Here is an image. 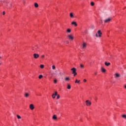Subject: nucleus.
<instances>
[{
	"mask_svg": "<svg viewBox=\"0 0 126 126\" xmlns=\"http://www.w3.org/2000/svg\"><path fill=\"white\" fill-rule=\"evenodd\" d=\"M125 88L126 89V85L125 86Z\"/></svg>",
	"mask_w": 126,
	"mask_h": 126,
	"instance_id": "nucleus-40",
	"label": "nucleus"
},
{
	"mask_svg": "<svg viewBox=\"0 0 126 126\" xmlns=\"http://www.w3.org/2000/svg\"><path fill=\"white\" fill-rule=\"evenodd\" d=\"M70 80V78L69 77H66L65 78V81H69Z\"/></svg>",
	"mask_w": 126,
	"mask_h": 126,
	"instance_id": "nucleus-10",
	"label": "nucleus"
},
{
	"mask_svg": "<svg viewBox=\"0 0 126 126\" xmlns=\"http://www.w3.org/2000/svg\"><path fill=\"white\" fill-rule=\"evenodd\" d=\"M52 69H56V66L54 65H52Z\"/></svg>",
	"mask_w": 126,
	"mask_h": 126,
	"instance_id": "nucleus-31",
	"label": "nucleus"
},
{
	"mask_svg": "<svg viewBox=\"0 0 126 126\" xmlns=\"http://www.w3.org/2000/svg\"><path fill=\"white\" fill-rule=\"evenodd\" d=\"M67 37H68L69 40H71V41H72V40H73L74 37H73V36H72V34L68 35Z\"/></svg>",
	"mask_w": 126,
	"mask_h": 126,
	"instance_id": "nucleus-3",
	"label": "nucleus"
},
{
	"mask_svg": "<svg viewBox=\"0 0 126 126\" xmlns=\"http://www.w3.org/2000/svg\"><path fill=\"white\" fill-rule=\"evenodd\" d=\"M40 67V68H44V64H41Z\"/></svg>",
	"mask_w": 126,
	"mask_h": 126,
	"instance_id": "nucleus-27",
	"label": "nucleus"
},
{
	"mask_svg": "<svg viewBox=\"0 0 126 126\" xmlns=\"http://www.w3.org/2000/svg\"><path fill=\"white\" fill-rule=\"evenodd\" d=\"M67 43H68V41H67Z\"/></svg>",
	"mask_w": 126,
	"mask_h": 126,
	"instance_id": "nucleus-42",
	"label": "nucleus"
},
{
	"mask_svg": "<svg viewBox=\"0 0 126 126\" xmlns=\"http://www.w3.org/2000/svg\"><path fill=\"white\" fill-rule=\"evenodd\" d=\"M58 82V80L57 79L54 80V83H57Z\"/></svg>",
	"mask_w": 126,
	"mask_h": 126,
	"instance_id": "nucleus-33",
	"label": "nucleus"
},
{
	"mask_svg": "<svg viewBox=\"0 0 126 126\" xmlns=\"http://www.w3.org/2000/svg\"><path fill=\"white\" fill-rule=\"evenodd\" d=\"M70 17H71V18H73V13H70Z\"/></svg>",
	"mask_w": 126,
	"mask_h": 126,
	"instance_id": "nucleus-16",
	"label": "nucleus"
},
{
	"mask_svg": "<svg viewBox=\"0 0 126 126\" xmlns=\"http://www.w3.org/2000/svg\"><path fill=\"white\" fill-rule=\"evenodd\" d=\"M39 54H36V53H34L33 54V58H34V59H38L39 58Z\"/></svg>",
	"mask_w": 126,
	"mask_h": 126,
	"instance_id": "nucleus-5",
	"label": "nucleus"
},
{
	"mask_svg": "<svg viewBox=\"0 0 126 126\" xmlns=\"http://www.w3.org/2000/svg\"><path fill=\"white\" fill-rule=\"evenodd\" d=\"M67 88V89H70V88H71V86H70V85L68 84Z\"/></svg>",
	"mask_w": 126,
	"mask_h": 126,
	"instance_id": "nucleus-20",
	"label": "nucleus"
},
{
	"mask_svg": "<svg viewBox=\"0 0 126 126\" xmlns=\"http://www.w3.org/2000/svg\"><path fill=\"white\" fill-rule=\"evenodd\" d=\"M30 108L31 109V110H34V105H33L32 104H30Z\"/></svg>",
	"mask_w": 126,
	"mask_h": 126,
	"instance_id": "nucleus-9",
	"label": "nucleus"
},
{
	"mask_svg": "<svg viewBox=\"0 0 126 126\" xmlns=\"http://www.w3.org/2000/svg\"><path fill=\"white\" fill-rule=\"evenodd\" d=\"M71 24L74 25L75 26H77V24L76 23V22H72L71 23Z\"/></svg>",
	"mask_w": 126,
	"mask_h": 126,
	"instance_id": "nucleus-14",
	"label": "nucleus"
},
{
	"mask_svg": "<svg viewBox=\"0 0 126 126\" xmlns=\"http://www.w3.org/2000/svg\"><path fill=\"white\" fill-rule=\"evenodd\" d=\"M66 32L67 33H70V32H71V30H70V29H68L66 31Z\"/></svg>",
	"mask_w": 126,
	"mask_h": 126,
	"instance_id": "nucleus-17",
	"label": "nucleus"
},
{
	"mask_svg": "<svg viewBox=\"0 0 126 126\" xmlns=\"http://www.w3.org/2000/svg\"><path fill=\"white\" fill-rule=\"evenodd\" d=\"M87 80L86 79H84V82H86Z\"/></svg>",
	"mask_w": 126,
	"mask_h": 126,
	"instance_id": "nucleus-38",
	"label": "nucleus"
},
{
	"mask_svg": "<svg viewBox=\"0 0 126 126\" xmlns=\"http://www.w3.org/2000/svg\"><path fill=\"white\" fill-rule=\"evenodd\" d=\"M80 67H81L82 68H83V67H84V65H83V64H80Z\"/></svg>",
	"mask_w": 126,
	"mask_h": 126,
	"instance_id": "nucleus-29",
	"label": "nucleus"
},
{
	"mask_svg": "<svg viewBox=\"0 0 126 126\" xmlns=\"http://www.w3.org/2000/svg\"><path fill=\"white\" fill-rule=\"evenodd\" d=\"M0 59H1V57L0 56Z\"/></svg>",
	"mask_w": 126,
	"mask_h": 126,
	"instance_id": "nucleus-41",
	"label": "nucleus"
},
{
	"mask_svg": "<svg viewBox=\"0 0 126 126\" xmlns=\"http://www.w3.org/2000/svg\"><path fill=\"white\" fill-rule=\"evenodd\" d=\"M53 75H58V73H57V71H56L55 73H53Z\"/></svg>",
	"mask_w": 126,
	"mask_h": 126,
	"instance_id": "nucleus-28",
	"label": "nucleus"
},
{
	"mask_svg": "<svg viewBox=\"0 0 126 126\" xmlns=\"http://www.w3.org/2000/svg\"><path fill=\"white\" fill-rule=\"evenodd\" d=\"M57 99H60V95H57Z\"/></svg>",
	"mask_w": 126,
	"mask_h": 126,
	"instance_id": "nucleus-35",
	"label": "nucleus"
},
{
	"mask_svg": "<svg viewBox=\"0 0 126 126\" xmlns=\"http://www.w3.org/2000/svg\"><path fill=\"white\" fill-rule=\"evenodd\" d=\"M5 14V11H3V15H4Z\"/></svg>",
	"mask_w": 126,
	"mask_h": 126,
	"instance_id": "nucleus-37",
	"label": "nucleus"
},
{
	"mask_svg": "<svg viewBox=\"0 0 126 126\" xmlns=\"http://www.w3.org/2000/svg\"><path fill=\"white\" fill-rule=\"evenodd\" d=\"M34 6L35 7H38L39 6V5L37 3H34Z\"/></svg>",
	"mask_w": 126,
	"mask_h": 126,
	"instance_id": "nucleus-21",
	"label": "nucleus"
},
{
	"mask_svg": "<svg viewBox=\"0 0 126 126\" xmlns=\"http://www.w3.org/2000/svg\"><path fill=\"white\" fill-rule=\"evenodd\" d=\"M80 82V80L78 81L77 80H76L75 83H79Z\"/></svg>",
	"mask_w": 126,
	"mask_h": 126,
	"instance_id": "nucleus-26",
	"label": "nucleus"
},
{
	"mask_svg": "<svg viewBox=\"0 0 126 126\" xmlns=\"http://www.w3.org/2000/svg\"><path fill=\"white\" fill-rule=\"evenodd\" d=\"M11 5H11V4H10V6H11Z\"/></svg>",
	"mask_w": 126,
	"mask_h": 126,
	"instance_id": "nucleus-44",
	"label": "nucleus"
},
{
	"mask_svg": "<svg viewBox=\"0 0 126 126\" xmlns=\"http://www.w3.org/2000/svg\"><path fill=\"white\" fill-rule=\"evenodd\" d=\"M71 70L72 71V74H74V76H75L77 74V73H76V68L75 67L71 68Z\"/></svg>",
	"mask_w": 126,
	"mask_h": 126,
	"instance_id": "nucleus-1",
	"label": "nucleus"
},
{
	"mask_svg": "<svg viewBox=\"0 0 126 126\" xmlns=\"http://www.w3.org/2000/svg\"><path fill=\"white\" fill-rule=\"evenodd\" d=\"M97 34H98V35H99V34H102V32H101V31L98 30V31H97Z\"/></svg>",
	"mask_w": 126,
	"mask_h": 126,
	"instance_id": "nucleus-22",
	"label": "nucleus"
},
{
	"mask_svg": "<svg viewBox=\"0 0 126 126\" xmlns=\"http://www.w3.org/2000/svg\"><path fill=\"white\" fill-rule=\"evenodd\" d=\"M42 77H43V75H40L39 76V77H38V78H39V79H41V78H42Z\"/></svg>",
	"mask_w": 126,
	"mask_h": 126,
	"instance_id": "nucleus-24",
	"label": "nucleus"
},
{
	"mask_svg": "<svg viewBox=\"0 0 126 126\" xmlns=\"http://www.w3.org/2000/svg\"><path fill=\"white\" fill-rule=\"evenodd\" d=\"M24 96L25 98H28V97H29L30 96V94L28 93H25L24 94Z\"/></svg>",
	"mask_w": 126,
	"mask_h": 126,
	"instance_id": "nucleus-8",
	"label": "nucleus"
},
{
	"mask_svg": "<svg viewBox=\"0 0 126 126\" xmlns=\"http://www.w3.org/2000/svg\"><path fill=\"white\" fill-rule=\"evenodd\" d=\"M98 72L97 71L94 72V75H97Z\"/></svg>",
	"mask_w": 126,
	"mask_h": 126,
	"instance_id": "nucleus-34",
	"label": "nucleus"
},
{
	"mask_svg": "<svg viewBox=\"0 0 126 126\" xmlns=\"http://www.w3.org/2000/svg\"><path fill=\"white\" fill-rule=\"evenodd\" d=\"M58 95V92H55V94H52V97L53 99H55V98H56V96H57Z\"/></svg>",
	"mask_w": 126,
	"mask_h": 126,
	"instance_id": "nucleus-6",
	"label": "nucleus"
},
{
	"mask_svg": "<svg viewBox=\"0 0 126 126\" xmlns=\"http://www.w3.org/2000/svg\"><path fill=\"white\" fill-rule=\"evenodd\" d=\"M37 49H39V47L38 46H35L33 48H32L33 51H37Z\"/></svg>",
	"mask_w": 126,
	"mask_h": 126,
	"instance_id": "nucleus-12",
	"label": "nucleus"
},
{
	"mask_svg": "<svg viewBox=\"0 0 126 126\" xmlns=\"http://www.w3.org/2000/svg\"><path fill=\"white\" fill-rule=\"evenodd\" d=\"M17 119H21V117L18 115H17Z\"/></svg>",
	"mask_w": 126,
	"mask_h": 126,
	"instance_id": "nucleus-30",
	"label": "nucleus"
},
{
	"mask_svg": "<svg viewBox=\"0 0 126 126\" xmlns=\"http://www.w3.org/2000/svg\"><path fill=\"white\" fill-rule=\"evenodd\" d=\"M67 43H68V41H67Z\"/></svg>",
	"mask_w": 126,
	"mask_h": 126,
	"instance_id": "nucleus-43",
	"label": "nucleus"
},
{
	"mask_svg": "<svg viewBox=\"0 0 126 126\" xmlns=\"http://www.w3.org/2000/svg\"><path fill=\"white\" fill-rule=\"evenodd\" d=\"M95 36H96V37H97V38H98V34L96 33Z\"/></svg>",
	"mask_w": 126,
	"mask_h": 126,
	"instance_id": "nucleus-36",
	"label": "nucleus"
},
{
	"mask_svg": "<svg viewBox=\"0 0 126 126\" xmlns=\"http://www.w3.org/2000/svg\"><path fill=\"white\" fill-rule=\"evenodd\" d=\"M94 4L95 3H94V2H91V5H92V6H93Z\"/></svg>",
	"mask_w": 126,
	"mask_h": 126,
	"instance_id": "nucleus-25",
	"label": "nucleus"
},
{
	"mask_svg": "<svg viewBox=\"0 0 126 126\" xmlns=\"http://www.w3.org/2000/svg\"><path fill=\"white\" fill-rule=\"evenodd\" d=\"M94 28H95V26L94 25H93L91 26V29H94Z\"/></svg>",
	"mask_w": 126,
	"mask_h": 126,
	"instance_id": "nucleus-23",
	"label": "nucleus"
},
{
	"mask_svg": "<svg viewBox=\"0 0 126 126\" xmlns=\"http://www.w3.org/2000/svg\"><path fill=\"white\" fill-rule=\"evenodd\" d=\"M115 78H119V77H121V75L120 74L116 73L115 74Z\"/></svg>",
	"mask_w": 126,
	"mask_h": 126,
	"instance_id": "nucleus-7",
	"label": "nucleus"
},
{
	"mask_svg": "<svg viewBox=\"0 0 126 126\" xmlns=\"http://www.w3.org/2000/svg\"><path fill=\"white\" fill-rule=\"evenodd\" d=\"M112 20V18H108L106 19H105L104 21V23H109Z\"/></svg>",
	"mask_w": 126,
	"mask_h": 126,
	"instance_id": "nucleus-2",
	"label": "nucleus"
},
{
	"mask_svg": "<svg viewBox=\"0 0 126 126\" xmlns=\"http://www.w3.org/2000/svg\"><path fill=\"white\" fill-rule=\"evenodd\" d=\"M122 118H123V119H125V120H126V114H124L122 116Z\"/></svg>",
	"mask_w": 126,
	"mask_h": 126,
	"instance_id": "nucleus-18",
	"label": "nucleus"
},
{
	"mask_svg": "<svg viewBox=\"0 0 126 126\" xmlns=\"http://www.w3.org/2000/svg\"><path fill=\"white\" fill-rule=\"evenodd\" d=\"M87 45V44H86V43L83 42V49H85V48H86Z\"/></svg>",
	"mask_w": 126,
	"mask_h": 126,
	"instance_id": "nucleus-11",
	"label": "nucleus"
},
{
	"mask_svg": "<svg viewBox=\"0 0 126 126\" xmlns=\"http://www.w3.org/2000/svg\"><path fill=\"white\" fill-rule=\"evenodd\" d=\"M101 71L102 72H106V69H105L104 67H101Z\"/></svg>",
	"mask_w": 126,
	"mask_h": 126,
	"instance_id": "nucleus-15",
	"label": "nucleus"
},
{
	"mask_svg": "<svg viewBox=\"0 0 126 126\" xmlns=\"http://www.w3.org/2000/svg\"><path fill=\"white\" fill-rule=\"evenodd\" d=\"M101 34H98V37H101Z\"/></svg>",
	"mask_w": 126,
	"mask_h": 126,
	"instance_id": "nucleus-39",
	"label": "nucleus"
},
{
	"mask_svg": "<svg viewBox=\"0 0 126 126\" xmlns=\"http://www.w3.org/2000/svg\"><path fill=\"white\" fill-rule=\"evenodd\" d=\"M53 120H57V116H56V115H53Z\"/></svg>",
	"mask_w": 126,
	"mask_h": 126,
	"instance_id": "nucleus-19",
	"label": "nucleus"
},
{
	"mask_svg": "<svg viewBox=\"0 0 126 126\" xmlns=\"http://www.w3.org/2000/svg\"><path fill=\"white\" fill-rule=\"evenodd\" d=\"M86 106H91V102L89 101L88 100H86Z\"/></svg>",
	"mask_w": 126,
	"mask_h": 126,
	"instance_id": "nucleus-4",
	"label": "nucleus"
},
{
	"mask_svg": "<svg viewBox=\"0 0 126 126\" xmlns=\"http://www.w3.org/2000/svg\"><path fill=\"white\" fill-rule=\"evenodd\" d=\"M104 64H105V65H106V66H109V65H111L110 63H107V62H105Z\"/></svg>",
	"mask_w": 126,
	"mask_h": 126,
	"instance_id": "nucleus-13",
	"label": "nucleus"
},
{
	"mask_svg": "<svg viewBox=\"0 0 126 126\" xmlns=\"http://www.w3.org/2000/svg\"><path fill=\"white\" fill-rule=\"evenodd\" d=\"M41 58L42 59H44V58H45V56L44 55H42L41 56Z\"/></svg>",
	"mask_w": 126,
	"mask_h": 126,
	"instance_id": "nucleus-32",
	"label": "nucleus"
}]
</instances>
